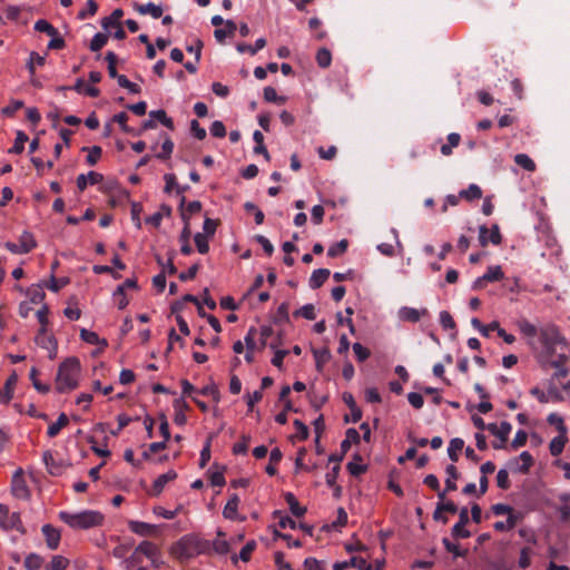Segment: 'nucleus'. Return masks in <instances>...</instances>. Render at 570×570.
<instances>
[{
	"mask_svg": "<svg viewBox=\"0 0 570 570\" xmlns=\"http://www.w3.org/2000/svg\"><path fill=\"white\" fill-rule=\"evenodd\" d=\"M210 550V542L195 534H186L176 541L169 549L170 554L179 561L206 554Z\"/></svg>",
	"mask_w": 570,
	"mask_h": 570,
	"instance_id": "f257e3e1",
	"label": "nucleus"
},
{
	"mask_svg": "<svg viewBox=\"0 0 570 570\" xmlns=\"http://www.w3.org/2000/svg\"><path fill=\"white\" fill-rule=\"evenodd\" d=\"M539 341L541 343V350L539 352V358L543 363L548 360L557 357L558 350H564L566 342L561 336L559 330L554 325H546L539 331Z\"/></svg>",
	"mask_w": 570,
	"mask_h": 570,
	"instance_id": "f03ea898",
	"label": "nucleus"
},
{
	"mask_svg": "<svg viewBox=\"0 0 570 570\" xmlns=\"http://www.w3.org/2000/svg\"><path fill=\"white\" fill-rule=\"evenodd\" d=\"M80 362L77 357L65 360L58 367L56 387L58 392L65 393L78 386L80 377Z\"/></svg>",
	"mask_w": 570,
	"mask_h": 570,
	"instance_id": "7ed1b4c3",
	"label": "nucleus"
},
{
	"mask_svg": "<svg viewBox=\"0 0 570 570\" xmlns=\"http://www.w3.org/2000/svg\"><path fill=\"white\" fill-rule=\"evenodd\" d=\"M59 518L72 529H91L98 527L104 521V515L98 511L85 510L78 513L61 511Z\"/></svg>",
	"mask_w": 570,
	"mask_h": 570,
	"instance_id": "20e7f679",
	"label": "nucleus"
},
{
	"mask_svg": "<svg viewBox=\"0 0 570 570\" xmlns=\"http://www.w3.org/2000/svg\"><path fill=\"white\" fill-rule=\"evenodd\" d=\"M0 528L4 531L16 530L21 534L24 533L20 513L10 512L9 508L3 503H0Z\"/></svg>",
	"mask_w": 570,
	"mask_h": 570,
	"instance_id": "39448f33",
	"label": "nucleus"
},
{
	"mask_svg": "<svg viewBox=\"0 0 570 570\" xmlns=\"http://www.w3.org/2000/svg\"><path fill=\"white\" fill-rule=\"evenodd\" d=\"M11 492L14 498L20 500H28L30 498V490L21 468L18 469L12 475Z\"/></svg>",
	"mask_w": 570,
	"mask_h": 570,
	"instance_id": "423d86ee",
	"label": "nucleus"
},
{
	"mask_svg": "<svg viewBox=\"0 0 570 570\" xmlns=\"http://www.w3.org/2000/svg\"><path fill=\"white\" fill-rule=\"evenodd\" d=\"M35 342L41 348L48 351L50 358H55L57 354V342L51 333L46 327L39 328Z\"/></svg>",
	"mask_w": 570,
	"mask_h": 570,
	"instance_id": "0eeeda50",
	"label": "nucleus"
},
{
	"mask_svg": "<svg viewBox=\"0 0 570 570\" xmlns=\"http://www.w3.org/2000/svg\"><path fill=\"white\" fill-rule=\"evenodd\" d=\"M487 430L500 440V443H494L493 448L501 449L507 442L512 426L509 422H501L499 425L497 423H489Z\"/></svg>",
	"mask_w": 570,
	"mask_h": 570,
	"instance_id": "6e6552de",
	"label": "nucleus"
},
{
	"mask_svg": "<svg viewBox=\"0 0 570 570\" xmlns=\"http://www.w3.org/2000/svg\"><path fill=\"white\" fill-rule=\"evenodd\" d=\"M502 240L500 228L498 225H493L489 230L485 225L479 227V242L481 246H487L489 243L499 245Z\"/></svg>",
	"mask_w": 570,
	"mask_h": 570,
	"instance_id": "1a4fd4ad",
	"label": "nucleus"
},
{
	"mask_svg": "<svg viewBox=\"0 0 570 570\" xmlns=\"http://www.w3.org/2000/svg\"><path fill=\"white\" fill-rule=\"evenodd\" d=\"M428 315V309H416L414 307L404 306L399 309V318L403 322L416 323L423 316Z\"/></svg>",
	"mask_w": 570,
	"mask_h": 570,
	"instance_id": "9d476101",
	"label": "nucleus"
},
{
	"mask_svg": "<svg viewBox=\"0 0 570 570\" xmlns=\"http://www.w3.org/2000/svg\"><path fill=\"white\" fill-rule=\"evenodd\" d=\"M42 534L46 539L47 547L50 550H56L59 547L61 534L58 529L52 527L51 524H45L41 529Z\"/></svg>",
	"mask_w": 570,
	"mask_h": 570,
	"instance_id": "9b49d317",
	"label": "nucleus"
},
{
	"mask_svg": "<svg viewBox=\"0 0 570 570\" xmlns=\"http://www.w3.org/2000/svg\"><path fill=\"white\" fill-rule=\"evenodd\" d=\"M128 527L131 532L141 537L155 535L157 531V525L136 520L129 521Z\"/></svg>",
	"mask_w": 570,
	"mask_h": 570,
	"instance_id": "f8f14e48",
	"label": "nucleus"
},
{
	"mask_svg": "<svg viewBox=\"0 0 570 570\" xmlns=\"http://www.w3.org/2000/svg\"><path fill=\"white\" fill-rule=\"evenodd\" d=\"M504 277L502 268L499 265L490 266L483 276L474 282V287H482L484 282H498Z\"/></svg>",
	"mask_w": 570,
	"mask_h": 570,
	"instance_id": "ddd939ff",
	"label": "nucleus"
},
{
	"mask_svg": "<svg viewBox=\"0 0 570 570\" xmlns=\"http://www.w3.org/2000/svg\"><path fill=\"white\" fill-rule=\"evenodd\" d=\"M104 176L97 171H89L88 174H80L77 177V187L80 191H83L88 185H96L101 183Z\"/></svg>",
	"mask_w": 570,
	"mask_h": 570,
	"instance_id": "4468645a",
	"label": "nucleus"
},
{
	"mask_svg": "<svg viewBox=\"0 0 570 570\" xmlns=\"http://www.w3.org/2000/svg\"><path fill=\"white\" fill-rule=\"evenodd\" d=\"M134 9L139 14H142V16L149 14L154 19H158V18H160L163 16V8H161V6L155 4L153 2H148V3H145V4L135 3L134 4Z\"/></svg>",
	"mask_w": 570,
	"mask_h": 570,
	"instance_id": "2eb2a0df",
	"label": "nucleus"
},
{
	"mask_svg": "<svg viewBox=\"0 0 570 570\" xmlns=\"http://www.w3.org/2000/svg\"><path fill=\"white\" fill-rule=\"evenodd\" d=\"M239 501L240 500L237 494L230 495L223 510L224 518L228 520H236L238 518Z\"/></svg>",
	"mask_w": 570,
	"mask_h": 570,
	"instance_id": "dca6fc26",
	"label": "nucleus"
},
{
	"mask_svg": "<svg viewBox=\"0 0 570 570\" xmlns=\"http://www.w3.org/2000/svg\"><path fill=\"white\" fill-rule=\"evenodd\" d=\"M17 383V376L16 374H12L9 376L4 383L3 389L0 390V403L7 404L9 403L13 397V386Z\"/></svg>",
	"mask_w": 570,
	"mask_h": 570,
	"instance_id": "f3484780",
	"label": "nucleus"
},
{
	"mask_svg": "<svg viewBox=\"0 0 570 570\" xmlns=\"http://www.w3.org/2000/svg\"><path fill=\"white\" fill-rule=\"evenodd\" d=\"M568 357L564 352H561L557 355V357L548 360L543 362L544 364H549L550 366L557 368L556 375L564 377L568 374V371L564 367Z\"/></svg>",
	"mask_w": 570,
	"mask_h": 570,
	"instance_id": "a211bd4d",
	"label": "nucleus"
},
{
	"mask_svg": "<svg viewBox=\"0 0 570 570\" xmlns=\"http://www.w3.org/2000/svg\"><path fill=\"white\" fill-rule=\"evenodd\" d=\"M439 499L441 500V502L438 504L436 510L434 512L435 520L441 519L440 514L442 511L450 513H455L458 511V508L453 501H444L445 491L439 493Z\"/></svg>",
	"mask_w": 570,
	"mask_h": 570,
	"instance_id": "6ab92c4d",
	"label": "nucleus"
},
{
	"mask_svg": "<svg viewBox=\"0 0 570 570\" xmlns=\"http://www.w3.org/2000/svg\"><path fill=\"white\" fill-rule=\"evenodd\" d=\"M330 271L326 268L315 269L309 277V287L313 289L320 288L328 278Z\"/></svg>",
	"mask_w": 570,
	"mask_h": 570,
	"instance_id": "aec40b11",
	"label": "nucleus"
},
{
	"mask_svg": "<svg viewBox=\"0 0 570 570\" xmlns=\"http://www.w3.org/2000/svg\"><path fill=\"white\" fill-rule=\"evenodd\" d=\"M137 548H138V552H140L142 554V558L145 557L148 560L154 558L155 554H157L160 551V549L157 544H155L154 542L148 541V540L141 541L137 546Z\"/></svg>",
	"mask_w": 570,
	"mask_h": 570,
	"instance_id": "412c9836",
	"label": "nucleus"
},
{
	"mask_svg": "<svg viewBox=\"0 0 570 570\" xmlns=\"http://www.w3.org/2000/svg\"><path fill=\"white\" fill-rule=\"evenodd\" d=\"M285 501L288 504V508L295 517H303L306 512V508L302 507L295 495L291 492L285 493Z\"/></svg>",
	"mask_w": 570,
	"mask_h": 570,
	"instance_id": "4be33fe9",
	"label": "nucleus"
},
{
	"mask_svg": "<svg viewBox=\"0 0 570 570\" xmlns=\"http://www.w3.org/2000/svg\"><path fill=\"white\" fill-rule=\"evenodd\" d=\"M124 16V11L121 9H116L112 13L102 19L101 26L105 30H110L114 27L120 26V19Z\"/></svg>",
	"mask_w": 570,
	"mask_h": 570,
	"instance_id": "5701e85b",
	"label": "nucleus"
},
{
	"mask_svg": "<svg viewBox=\"0 0 570 570\" xmlns=\"http://www.w3.org/2000/svg\"><path fill=\"white\" fill-rule=\"evenodd\" d=\"M69 423V419L68 416L65 414V413H61L57 421L51 423L49 426H48V430H47V434L49 438H55L59 434V432L61 431V429H63L65 426H67V424Z\"/></svg>",
	"mask_w": 570,
	"mask_h": 570,
	"instance_id": "b1692460",
	"label": "nucleus"
},
{
	"mask_svg": "<svg viewBox=\"0 0 570 570\" xmlns=\"http://www.w3.org/2000/svg\"><path fill=\"white\" fill-rule=\"evenodd\" d=\"M177 478V473L174 470H169L168 472L160 474L154 482V490L156 493H160L165 485L175 480Z\"/></svg>",
	"mask_w": 570,
	"mask_h": 570,
	"instance_id": "393cba45",
	"label": "nucleus"
},
{
	"mask_svg": "<svg viewBox=\"0 0 570 570\" xmlns=\"http://www.w3.org/2000/svg\"><path fill=\"white\" fill-rule=\"evenodd\" d=\"M464 446V441L460 438H454L450 441L449 448H448V454L449 458L456 462L459 460L460 452L462 451Z\"/></svg>",
	"mask_w": 570,
	"mask_h": 570,
	"instance_id": "a878e982",
	"label": "nucleus"
},
{
	"mask_svg": "<svg viewBox=\"0 0 570 570\" xmlns=\"http://www.w3.org/2000/svg\"><path fill=\"white\" fill-rule=\"evenodd\" d=\"M460 197L471 202L482 197V189L476 184H470L466 189L460 191Z\"/></svg>",
	"mask_w": 570,
	"mask_h": 570,
	"instance_id": "bb28decb",
	"label": "nucleus"
},
{
	"mask_svg": "<svg viewBox=\"0 0 570 570\" xmlns=\"http://www.w3.org/2000/svg\"><path fill=\"white\" fill-rule=\"evenodd\" d=\"M224 535L222 531H218L217 538L212 543L214 551L218 554H227L229 552V543L225 540Z\"/></svg>",
	"mask_w": 570,
	"mask_h": 570,
	"instance_id": "cd10ccee",
	"label": "nucleus"
},
{
	"mask_svg": "<svg viewBox=\"0 0 570 570\" xmlns=\"http://www.w3.org/2000/svg\"><path fill=\"white\" fill-rule=\"evenodd\" d=\"M278 344L279 343H277V342H273V343L269 344V348L274 351V356H273L271 362L277 368H282L283 361H284L285 356L288 354V351L287 350H279L278 348Z\"/></svg>",
	"mask_w": 570,
	"mask_h": 570,
	"instance_id": "c85d7f7f",
	"label": "nucleus"
},
{
	"mask_svg": "<svg viewBox=\"0 0 570 570\" xmlns=\"http://www.w3.org/2000/svg\"><path fill=\"white\" fill-rule=\"evenodd\" d=\"M446 472V480H445V491H454L456 489V479L459 478L458 470L455 465L450 464L445 469Z\"/></svg>",
	"mask_w": 570,
	"mask_h": 570,
	"instance_id": "c756f323",
	"label": "nucleus"
},
{
	"mask_svg": "<svg viewBox=\"0 0 570 570\" xmlns=\"http://www.w3.org/2000/svg\"><path fill=\"white\" fill-rule=\"evenodd\" d=\"M236 23L232 20H227L225 22L224 29H216L214 31V36L217 39V41L222 42L227 36H232L236 31Z\"/></svg>",
	"mask_w": 570,
	"mask_h": 570,
	"instance_id": "7c9ffc66",
	"label": "nucleus"
},
{
	"mask_svg": "<svg viewBox=\"0 0 570 570\" xmlns=\"http://www.w3.org/2000/svg\"><path fill=\"white\" fill-rule=\"evenodd\" d=\"M461 137L456 132H451L448 136V144L441 146V153L444 156H450L452 154V149L458 147L460 144Z\"/></svg>",
	"mask_w": 570,
	"mask_h": 570,
	"instance_id": "2f4dec72",
	"label": "nucleus"
},
{
	"mask_svg": "<svg viewBox=\"0 0 570 570\" xmlns=\"http://www.w3.org/2000/svg\"><path fill=\"white\" fill-rule=\"evenodd\" d=\"M347 471L357 476L366 471V465L362 463V459L358 454L354 456V460L347 463Z\"/></svg>",
	"mask_w": 570,
	"mask_h": 570,
	"instance_id": "473e14b6",
	"label": "nucleus"
},
{
	"mask_svg": "<svg viewBox=\"0 0 570 570\" xmlns=\"http://www.w3.org/2000/svg\"><path fill=\"white\" fill-rule=\"evenodd\" d=\"M19 245L21 249L27 254L36 247V240L31 233L23 232L19 238Z\"/></svg>",
	"mask_w": 570,
	"mask_h": 570,
	"instance_id": "72a5a7b5",
	"label": "nucleus"
},
{
	"mask_svg": "<svg viewBox=\"0 0 570 570\" xmlns=\"http://www.w3.org/2000/svg\"><path fill=\"white\" fill-rule=\"evenodd\" d=\"M566 441H567V438L563 432H562V434L553 438L552 441L550 442V446H549L550 453L554 456L561 454V452L563 451V448L566 445Z\"/></svg>",
	"mask_w": 570,
	"mask_h": 570,
	"instance_id": "f704fd0d",
	"label": "nucleus"
},
{
	"mask_svg": "<svg viewBox=\"0 0 570 570\" xmlns=\"http://www.w3.org/2000/svg\"><path fill=\"white\" fill-rule=\"evenodd\" d=\"M149 116L151 119H155V120L161 122L168 129H174V121L171 118H169L167 116L165 110H163V109L153 110V111H150Z\"/></svg>",
	"mask_w": 570,
	"mask_h": 570,
	"instance_id": "c9c22d12",
	"label": "nucleus"
},
{
	"mask_svg": "<svg viewBox=\"0 0 570 570\" xmlns=\"http://www.w3.org/2000/svg\"><path fill=\"white\" fill-rule=\"evenodd\" d=\"M43 559L36 553H30L26 557L23 566L27 570H39L42 567Z\"/></svg>",
	"mask_w": 570,
	"mask_h": 570,
	"instance_id": "e433bc0d",
	"label": "nucleus"
},
{
	"mask_svg": "<svg viewBox=\"0 0 570 570\" xmlns=\"http://www.w3.org/2000/svg\"><path fill=\"white\" fill-rule=\"evenodd\" d=\"M514 161L517 165L522 167L528 171H534L537 166L534 161L527 154H518L514 156Z\"/></svg>",
	"mask_w": 570,
	"mask_h": 570,
	"instance_id": "4c0bfd02",
	"label": "nucleus"
},
{
	"mask_svg": "<svg viewBox=\"0 0 570 570\" xmlns=\"http://www.w3.org/2000/svg\"><path fill=\"white\" fill-rule=\"evenodd\" d=\"M69 560L62 556H53L51 561L46 566V570H66Z\"/></svg>",
	"mask_w": 570,
	"mask_h": 570,
	"instance_id": "58836bf2",
	"label": "nucleus"
},
{
	"mask_svg": "<svg viewBox=\"0 0 570 570\" xmlns=\"http://www.w3.org/2000/svg\"><path fill=\"white\" fill-rule=\"evenodd\" d=\"M142 562V554L138 552V548L136 547L132 553L125 560V568L126 570H131L132 568L140 566Z\"/></svg>",
	"mask_w": 570,
	"mask_h": 570,
	"instance_id": "ea45409f",
	"label": "nucleus"
},
{
	"mask_svg": "<svg viewBox=\"0 0 570 570\" xmlns=\"http://www.w3.org/2000/svg\"><path fill=\"white\" fill-rule=\"evenodd\" d=\"M316 62L321 68H327L332 62V53L326 48L318 49L316 53Z\"/></svg>",
	"mask_w": 570,
	"mask_h": 570,
	"instance_id": "a19ab883",
	"label": "nucleus"
},
{
	"mask_svg": "<svg viewBox=\"0 0 570 570\" xmlns=\"http://www.w3.org/2000/svg\"><path fill=\"white\" fill-rule=\"evenodd\" d=\"M35 30H37L39 32H45V33L49 35L50 37H55L56 35H58L57 29L51 23H49L47 20H43V19L36 21Z\"/></svg>",
	"mask_w": 570,
	"mask_h": 570,
	"instance_id": "79ce46f5",
	"label": "nucleus"
},
{
	"mask_svg": "<svg viewBox=\"0 0 570 570\" xmlns=\"http://www.w3.org/2000/svg\"><path fill=\"white\" fill-rule=\"evenodd\" d=\"M518 327L520 332L528 337H533L537 334H539L537 327L533 324H531L528 320H520L518 322Z\"/></svg>",
	"mask_w": 570,
	"mask_h": 570,
	"instance_id": "37998d69",
	"label": "nucleus"
},
{
	"mask_svg": "<svg viewBox=\"0 0 570 570\" xmlns=\"http://www.w3.org/2000/svg\"><path fill=\"white\" fill-rule=\"evenodd\" d=\"M347 240L346 239H342L333 245H331L327 249V255L330 257H337L342 254H344L347 249Z\"/></svg>",
	"mask_w": 570,
	"mask_h": 570,
	"instance_id": "c03bdc74",
	"label": "nucleus"
},
{
	"mask_svg": "<svg viewBox=\"0 0 570 570\" xmlns=\"http://www.w3.org/2000/svg\"><path fill=\"white\" fill-rule=\"evenodd\" d=\"M67 278H56L53 274H51L49 282L45 283V286L51 292H59L62 287L68 284Z\"/></svg>",
	"mask_w": 570,
	"mask_h": 570,
	"instance_id": "a18cd8bd",
	"label": "nucleus"
},
{
	"mask_svg": "<svg viewBox=\"0 0 570 570\" xmlns=\"http://www.w3.org/2000/svg\"><path fill=\"white\" fill-rule=\"evenodd\" d=\"M196 247L200 254H206L209 250L208 236L197 233L194 237Z\"/></svg>",
	"mask_w": 570,
	"mask_h": 570,
	"instance_id": "49530a36",
	"label": "nucleus"
},
{
	"mask_svg": "<svg viewBox=\"0 0 570 570\" xmlns=\"http://www.w3.org/2000/svg\"><path fill=\"white\" fill-rule=\"evenodd\" d=\"M264 99L268 102L284 104L286 98L278 96L277 91L273 87H266L264 89Z\"/></svg>",
	"mask_w": 570,
	"mask_h": 570,
	"instance_id": "de8ad7c7",
	"label": "nucleus"
},
{
	"mask_svg": "<svg viewBox=\"0 0 570 570\" xmlns=\"http://www.w3.org/2000/svg\"><path fill=\"white\" fill-rule=\"evenodd\" d=\"M112 298L119 309L126 308L129 304V301L122 288H116L112 293Z\"/></svg>",
	"mask_w": 570,
	"mask_h": 570,
	"instance_id": "09e8293b",
	"label": "nucleus"
},
{
	"mask_svg": "<svg viewBox=\"0 0 570 570\" xmlns=\"http://www.w3.org/2000/svg\"><path fill=\"white\" fill-rule=\"evenodd\" d=\"M295 316H302L306 320L313 321L316 318L315 307L313 304H306L297 309Z\"/></svg>",
	"mask_w": 570,
	"mask_h": 570,
	"instance_id": "8fccbe9b",
	"label": "nucleus"
},
{
	"mask_svg": "<svg viewBox=\"0 0 570 570\" xmlns=\"http://www.w3.org/2000/svg\"><path fill=\"white\" fill-rule=\"evenodd\" d=\"M30 301L35 304H39L45 298V292L41 285L32 286L28 289Z\"/></svg>",
	"mask_w": 570,
	"mask_h": 570,
	"instance_id": "3c124183",
	"label": "nucleus"
},
{
	"mask_svg": "<svg viewBox=\"0 0 570 570\" xmlns=\"http://www.w3.org/2000/svg\"><path fill=\"white\" fill-rule=\"evenodd\" d=\"M256 333H257V330L254 326H252L247 331V334L244 337V343L246 345V350L257 351L258 345L255 341Z\"/></svg>",
	"mask_w": 570,
	"mask_h": 570,
	"instance_id": "603ef678",
	"label": "nucleus"
},
{
	"mask_svg": "<svg viewBox=\"0 0 570 570\" xmlns=\"http://www.w3.org/2000/svg\"><path fill=\"white\" fill-rule=\"evenodd\" d=\"M30 380L32 381L33 387L40 393H47L49 391V386L47 384H42L38 376V370L32 367L29 373Z\"/></svg>",
	"mask_w": 570,
	"mask_h": 570,
	"instance_id": "864d4df0",
	"label": "nucleus"
},
{
	"mask_svg": "<svg viewBox=\"0 0 570 570\" xmlns=\"http://www.w3.org/2000/svg\"><path fill=\"white\" fill-rule=\"evenodd\" d=\"M107 40L108 38L106 35L100 32L96 33L90 41V50L99 51L107 43Z\"/></svg>",
	"mask_w": 570,
	"mask_h": 570,
	"instance_id": "5fc2aeb1",
	"label": "nucleus"
},
{
	"mask_svg": "<svg viewBox=\"0 0 570 570\" xmlns=\"http://www.w3.org/2000/svg\"><path fill=\"white\" fill-rule=\"evenodd\" d=\"M275 518H278V525L282 529H296V522L288 515L282 514V512L276 511Z\"/></svg>",
	"mask_w": 570,
	"mask_h": 570,
	"instance_id": "6e6d98bb",
	"label": "nucleus"
},
{
	"mask_svg": "<svg viewBox=\"0 0 570 570\" xmlns=\"http://www.w3.org/2000/svg\"><path fill=\"white\" fill-rule=\"evenodd\" d=\"M80 337L86 343L92 344V345H97L101 342L99 335L96 332H92V331H89L86 328H81Z\"/></svg>",
	"mask_w": 570,
	"mask_h": 570,
	"instance_id": "4d7b16f0",
	"label": "nucleus"
},
{
	"mask_svg": "<svg viewBox=\"0 0 570 570\" xmlns=\"http://www.w3.org/2000/svg\"><path fill=\"white\" fill-rule=\"evenodd\" d=\"M256 549V542L254 540L248 541L240 550L238 559L244 562L249 561L253 551Z\"/></svg>",
	"mask_w": 570,
	"mask_h": 570,
	"instance_id": "13d9d810",
	"label": "nucleus"
},
{
	"mask_svg": "<svg viewBox=\"0 0 570 570\" xmlns=\"http://www.w3.org/2000/svg\"><path fill=\"white\" fill-rule=\"evenodd\" d=\"M117 82L120 87L126 88L131 94H139L141 90L137 83L128 80L126 76H119Z\"/></svg>",
	"mask_w": 570,
	"mask_h": 570,
	"instance_id": "bf43d9fd",
	"label": "nucleus"
},
{
	"mask_svg": "<svg viewBox=\"0 0 570 570\" xmlns=\"http://www.w3.org/2000/svg\"><path fill=\"white\" fill-rule=\"evenodd\" d=\"M189 237H190V232L187 227H185L180 235V243H181L180 250L184 255H189L193 252V249L189 245Z\"/></svg>",
	"mask_w": 570,
	"mask_h": 570,
	"instance_id": "052dcab7",
	"label": "nucleus"
},
{
	"mask_svg": "<svg viewBox=\"0 0 570 570\" xmlns=\"http://www.w3.org/2000/svg\"><path fill=\"white\" fill-rule=\"evenodd\" d=\"M98 6L94 0H88L86 4V9L79 11L78 18L81 20L87 19L88 17L95 16L97 12Z\"/></svg>",
	"mask_w": 570,
	"mask_h": 570,
	"instance_id": "680f3d73",
	"label": "nucleus"
},
{
	"mask_svg": "<svg viewBox=\"0 0 570 570\" xmlns=\"http://www.w3.org/2000/svg\"><path fill=\"white\" fill-rule=\"evenodd\" d=\"M174 150V142L166 138L161 145V150L156 155L159 159H168Z\"/></svg>",
	"mask_w": 570,
	"mask_h": 570,
	"instance_id": "e2e57ef3",
	"label": "nucleus"
},
{
	"mask_svg": "<svg viewBox=\"0 0 570 570\" xmlns=\"http://www.w3.org/2000/svg\"><path fill=\"white\" fill-rule=\"evenodd\" d=\"M531 554H532V551L530 548L528 547H524L521 549L520 551V557H519V567L522 568V569H525L528 567H530L531 564Z\"/></svg>",
	"mask_w": 570,
	"mask_h": 570,
	"instance_id": "0e129e2a",
	"label": "nucleus"
},
{
	"mask_svg": "<svg viewBox=\"0 0 570 570\" xmlns=\"http://www.w3.org/2000/svg\"><path fill=\"white\" fill-rule=\"evenodd\" d=\"M517 520L513 514H510L507 521H498L494 523V529L497 531H505L511 530L515 527Z\"/></svg>",
	"mask_w": 570,
	"mask_h": 570,
	"instance_id": "69168bd1",
	"label": "nucleus"
},
{
	"mask_svg": "<svg viewBox=\"0 0 570 570\" xmlns=\"http://www.w3.org/2000/svg\"><path fill=\"white\" fill-rule=\"evenodd\" d=\"M28 140V136L22 132L18 131L13 147L11 149L12 153L20 154L24 149V142Z\"/></svg>",
	"mask_w": 570,
	"mask_h": 570,
	"instance_id": "338daca9",
	"label": "nucleus"
},
{
	"mask_svg": "<svg viewBox=\"0 0 570 570\" xmlns=\"http://www.w3.org/2000/svg\"><path fill=\"white\" fill-rule=\"evenodd\" d=\"M351 566L357 570H372V566L362 557H352Z\"/></svg>",
	"mask_w": 570,
	"mask_h": 570,
	"instance_id": "774afa93",
	"label": "nucleus"
}]
</instances>
